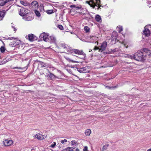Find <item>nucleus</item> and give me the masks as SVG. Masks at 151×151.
Returning a JSON list of instances; mask_svg holds the SVG:
<instances>
[{
	"label": "nucleus",
	"mask_w": 151,
	"mask_h": 151,
	"mask_svg": "<svg viewBox=\"0 0 151 151\" xmlns=\"http://www.w3.org/2000/svg\"><path fill=\"white\" fill-rule=\"evenodd\" d=\"M144 52L141 51H138L135 53L133 55H132L131 58L138 61H143L146 59V57L147 55H150V51L147 49H144L143 50Z\"/></svg>",
	"instance_id": "f257e3e1"
},
{
	"label": "nucleus",
	"mask_w": 151,
	"mask_h": 151,
	"mask_svg": "<svg viewBox=\"0 0 151 151\" xmlns=\"http://www.w3.org/2000/svg\"><path fill=\"white\" fill-rule=\"evenodd\" d=\"M86 3L88 4L93 8L97 9L98 10L102 5L100 4V0H90L89 1H86Z\"/></svg>",
	"instance_id": "f03ea898"
},
{
	"label": "nucleus",
	"mask_w": 151,
	"mask_h": 151,
	"mask_svg": "<svg viewBox=\"0 0 151 151\" xmlns=\"http://www.w3.org/2000/svg\"><path fill=\"white\" fill-rule=\"evenodd\" d=\"M70 7L72 8L70 11V13L72 15H74L75 14L74 12L76 11V12L81 13L80 10H81V8L78 7H76L74 5H71L70 6Z\"/></svg>",
	"instance_id": "7ed1b4c3"
},
{
	"label": "nucleus",
	"mask_w": 151,
	"mask_h": 151,
	"mask_svg": "<svg viewBox=\"0 0 151 151\" xmlns=\"http://www.w3.org/2000/svg\"><path fill=\"white\" fill-rule=\"evenodd\" d=\"M49 36L48 34L45 32H43L41 34L40 36V38H42L44 41L47 42L49 41Z\"/></svg>",
	"instance_id": "20e7f679"
},
{
	"label": "nucleus",
	"mask_w": 151,
	"mask_h": 151,
	"mask_svg": "<svg viewBox=\"0 0 151 151\" xmlns=\"http://www.w3.org/2000/svg\"><path fill=\"white\" fill-rule=\"evenodd\" d=\"M28 10L27 9L22 8L20 9V11L19 12V14L20 16L24 17L27 14H28Z\"/></svg>",
	"instance_id": "39448f33"
},
{
	"label": "nucleus",
	"mask_w": 151,
	"mask_h": 151,
	"mask_svg": "<svg viewBox=\"0 0 151 151\" xmlns=\"http://www.w3.org/2000/svg\"><path fill=\"white\" fill-rule=\"evenodd\" d=\"M13 141L12 140H9L6 139L3 142V143L5 146H9L12 145Z\"/></svg>",
	"instance_id": "423d86ee"
},
{
	"label": "nucleus",
	"mask_w": 151,
	"mask_h": 151,
	"mask_svg": "<svg viewBox=\"0 0 151 151\" xmlns=\"http://www.w3.org/2000/svg\"><path fill=\"white\" fill-rule=\"evenodd\" d=\"M88 39L90 40L91 42L93 43L95 42H97V44H98V38L96 36H90L88 37Z\"/></svg>",
	"instance_id": "0eeeda50"
},
{
	"label": "nucleus",
	"mask_w": 151,
	"mask_h": 151,
	"mask_svg": "<svg viewBox=\"0 0 151 151\" xmlns=\"http://www.w3.org/2000/svg\"><path fill=\"white\" fill-rule=\"evenodd\" d=\"M107 46V42H104L102 43L100 46L99 50L102 52L106 50V47Z\"/></svg>",
	"instance_id": "6e6552de"
},
{
	"label": "nucleus",
	"mask_w": 151,
	"mask_h": 151,
	"mask_svg": "<svg viewBox=\"0 0 151 151\" xmlns=\"http://www.w3.org/2000/svg\"><path fill=\"white\" fill-rule=\"evenodd\" d=\"M73 53H75L78 55H82L84 56L86 55L83 52L82 50H79L77 49H73Z\"/></svg>",
	"instance_id": "1a4fd4ad"
},
{
	"label": "nucleus",
	"mask_w": 151,
	"mask_h": 151,
	"mask_svg": "<svg viewBox=\"0 0 151 151\" xmlns=\"http://www.w3.org/2000/svg\"><path fill=\"white\" fill-rule=\"evenodd\" d=\"M28 39L30 41H33L36 40L37 39V37L32 34H29L28 35Z\"/></svg>",
	"instance_id": "9d476101"
},
{
	"label": "nucleus",
	"mask_w": 151,
	"mask_h": 151,
	"mask_svg": "<svg viewBox=\"0 0 151 151\" xmlns=\"http://www.w3.org/2000/svg\"><path fill=\"white\" fill-rule=\"evenodd\" d=\"M147 26H146L145 27V29L143 32V35H144L145 36H149L150 34V32L149 30L146 28Z\"/></svg>",
	"instance_id": "9b49d317"
},
{
	"label": "nucleus",
	"mask_w": 151,
	"mask_h": 151,
	"mask_svg": "<svg viewBox=\"0 0 151 151\" xmlns=\"http://www.w3.org/2000/svg\"><path fill=\"white\" fill-rule=\"evenodd\" d=\"M27 15L26 14L25 16L23 17V18L26 21H29L32 20L33 19V17L29 16L31 13Z\"/></svg>",
	"instance_id": "f8f14e48"
},
{
	"label": "nucleus",
	"mask_w": 151,
	"mask_h": 151,
	"mask_svg": "<svg viewBox=\"0 0 151 151\" xmlns=\"http://www.w3.org/2000/svg\"><path fill=\"white\" fill-rule=\"evenodd\" d=\"M49 41L47 42H50V43H55L56 42V39L55 37L53 36H51L49 37Z\"/></svg>",
	"instance_id": "ddd939ff"
},
{
	"label": "nucleus",
	"mask_w": 151,
	"mask_h": 151,
	"mask_svg": "<svg viewBox=\"0 0 151 151\" xmlns=\"http://www.w3.org/2000/svg\"><path fill=\"white\" fill-rule=\"evenodd\" d=\"M43 136L44 135H42V134L39 133L35 135L36 137L40 140H42L44 139Z\"/></svg>",
	"instance_id": "4468645a"
},
{
	"label": "nucleus",
	"mask_w": 151,
	"mask_h": 151,
	"mask_svg": "<svg viewBox=\"0 0 151 151\" xmlns=\"http://www.w3.org/2000/svg\"><path fill=\"white\" fill-rule=\"evenodd\" d=\"M77 70L80 73H85L87 72L86 67H83L81 68H77Z\"/></svg>",
	"instance_id": "2eb2a0df"
},
{
	"label": "nucleus",
	"mask_w": 151,
	"mask_h": 151,
	"mask_svg": "<svg viewBox=\"0 0 151 151\" xmlns=\"http://www.w3.org/2000/svg\"><path fill=\"white\" fill-rule=\"evenodd\" d=\"M31 6L34 8L37 7L38 6L37 2L36 1H33L31 3Z\"/></svg>",
	"instance_id": "dca6fc26"
},
{
	"label": "nucleus",
	"mask_w": 151,
	"mask_h": 151,
	"mask_svg": "<svg viewBox=\"0 0 151 151\" xmlns=\"http://www.w3.org/2000/svg\"><path fill=\"white\" fill-rule=\"evenodd\" d=\"M65 58L68 62H71L72 63H78V62L72 59V58H69L68 57H65Z\"/></svg>",
	"instance_id": "f3484780"
},
{
	"label": "nucleus",
	"mask_w": 151,
	"mask_h": 151,
	"mask_svg": "<svg viewBox=\"0 0 151 151\" xmlns=\"http://www.w3.org/2000/svg\"><path fill=\"white\" fill-rule=\"evenodd\" d=\"M5 14L4 11H0V21L4 17Z\"/></svg>",
	"instance_id": "a211bd4d"
},
{
	"label": "nucleus",
	"mask_w": 151,
	"mask_h": 151,
	"mask_svg": "<svg viewBox=\"0 0 151 151\" xmlns=\"http://www.w3.org/2000/svg\"><path fill=\"white\" fill-rule=\"evenodd\" d=\"M91 131L90 129H87L85 132V134L86 135L89 136L91 133Z\"/></svg>",
	"instance_id": "6ab92c4d"
},
{
	"label": "nucleus",
	"mask_w": 151,
	"mask_h": 151,
	"mask_svg": "<svg viewBox=\"0 0 151 151\" xmlns=\"http://www.w3.org/2000/svg\"><path fill=\"white\" fill-rule=\"evenodd\" d=\"M17 42H15L14 41L11 42L10 44V45L12 47H15L17 44H19V42H20V41L17 40Z\"/></svg>",
	"instance_id": "aec40b11"
},
{
	"label": "nucleus",
	"mask_w": 151,
	"mask_h": 151,
	"mask_svg": "<svg viewBox=\"0 0 151 151\" xmlns=\"http://www.w3.org/2000/svg\"><path fill=\"white\" fill-rule=\"evenodd\" d=\"M48 72L50 73L49 76L51 79H53L56 78V76L54 75L51 73L49 70H48Z\"/></svg>",
	"instance_id": "412c9836"
},
{
	"label": "nucleus",
	"mask_w": 151,
	"mask_h": 151,
	"mask_svg": "<svg viewBox=\"0 0 151 151\" xmlns=\"http://www.w3.org/2000/svg\"><path fill=\"white\" fill-rule=\"evenodd\" d=\"M66 49L68 52H70L71 53H73V49L69 46H67Z\"/></svg>",
	"instance_id": "4be33fe9"
},
{
	"label": "nucleus",
	"mask_w": 151,
	"mask_h": 151,
	"mask_svg": "<svg viewBox=\"0 0 151 151\" xmlns=\"http://www.w3.org/2000/svg\"><path fill=\"white\" fill-rule=\"evenodd\" d=\"M7 3V0H0V6H3Z\"/></svg>",
	"instance_id": "5701e85b"
},
{
	"label": "nucleus",
	"mask_w": 151,
	"mask_h": 151,
	"mask_svg": "<svg viewBox=\"0 0 151 151\" xmlns=\"http://www.w3.org/2000/svg\"><path fill=\"white\" fill-rule=\"evenodd\" d=\"M95 19L96 21L99 22H100L101 21V17L99 15H97Z\"/></svg>",
	"instance_id": "b1692460"
},
{
	"label": "nucleus",
	"mask_w": 151,
	"mask_h": 151,
	"mask_svg": "<svg viewBox=\"0 0 151 151\" xmlns=\"http://www.w3.org/2000/svg\"><path fill=\"white\" fill-rule=\"evenodd\" d=\"M20 3L21 4L25 6H27L29 4L28 3L23 1H21Z\"/></svg>",
	"instance_id": "393cba45"
},
{
	"label": "nucleus",
	"mask_w": 151,
	"mask_h": 151,
	"mask_svg": "<svg viewBox=\"0 0 151 151\" xmlns=\"http://www.w3.org/2000/svg\"><path fill=\"white\" fill-rule=\"evenodd\" d=\"M116 29L118 31V32L120 33L122 30V26H119L117 27Z\"/></svg>",
	"instance_id": "a878e982"
},
{
	"label": "nucleus",
	"mask_w": 151,
	"mask_h": 151,
	"mask_svg": "<svg viewBox=\"0 0 151 151\" xmlns=\"http://www.w3.org/2000/svg\"><path fill=\"white\" fill-rule=\"evenodd\" d=\"M84 30L87 32H88L90 30V28L86 26L84 27Z\"/></svg>",
	"instance_id": "bb28decb"
},
{
	"label": "nucleus",
	"mask_w": 151,
	"mask_h": 151,
	"mask_svg": "<svg viewBox=\"0 0 151 151\" xmlns=\"http://www.w3.org/2000/svg\"><path fill=\"white\" fill-rule=\"evenodd\" d=\"M5 50L6 49L3 46H2L0 48V50L1 52L2 53H3L4 52Z\"/></svg>",
	"instance_id": "cd10ccee"
},
{
	"label": "nucleus",
	"mask_w": 151,
	"mask_h": 151,
	"mask_svg": "<svg viewBox=\"0 0 151 151\" xmlns=\"http://www.w3.org/2000/svg\"><path fill=\"white\" fill-rule=\"evenodd\" d=\"M67 148L68 150V151H73V150L75 148V147H68Z\"/></svg>",
	"instance_id": "c85d7f7f"
},
{
	"label": "nucleus",
	"mask_w": 151,
	"mask_h": 151,
	"mask_svg": "<svg viewBox=\"0 0 151 151\" xmlns=\"http://www.w3.org/2000/svg\"><path fill=\"white\" fill-rule=\"evenodd\" d=\"M35 13L36 14V15L38 17H40V12L39 11H37V10H35Z\"/></svg>",
	"instance_id": "c756f323"
},
{
	"label": "nucleus",
	"mask_w": 151,
	"mask_h": 151,
	"mask_svg": "<svg viewBox=\"0 0 151 151\" xmlns=\"http://www.w3.org/2000/svg\"><path fill=\"white\" fill-rule=\"evenodd\" d=\"M53 11L52 10H48L46 11L47 13L49 14H50L53 13Z\"/></svg>",
	"instance_id": "7c9ffc66"
},
{
	"label": "nucleus",
	"mask_w": 151,
	"mask_h": 151,
	"mask_svg": "<svg viewBox=\"0 0 151 151\" xmlns=\"http://www.w3.org/2000/svg\"><path fill=\"white\" fill-rule=\"evenodd\" d=\"M11 27L14 31H16L17 30L14 24H12Z\"/></svg>",
	"instance_id": "2f4dec72"
},
{
	"label": "nucleus",
	"mask_w": 151,
	"mask_h": 151,
	"mask_svg": "<svg viewBox=\"0 0 151 151\" xmlns=\"http://www.w3.org/2000/svg\"><path fill=\"white\" fill-rule=\"evenodd\" d=\"M77 143V142L75 140H72L71 142V145H75Z\"/></svg>",
	"instance_id": "473e14b6"
},
{
	"label": "nucleus",
	"mask_w": 151,
	"mask_h": 151,
	"mask_svg": "<svg viewBox=\"0 0 151 151\" xmlns=\"http://www.w3.org/2000/svg\"><path fill=\"white\" fill-rule=\"evenodd\" d=\"M58 27L60 29L63 30V27L61 25H59L58 26Z\"/></svg>",
	"instance_id": "72a5a7b5"
},
{
	"label": "nucleus",
	"mask_w": 151,
	"mask_h": 151,
	"mask_svg": "<svg viewBox=\"0 0 151 151\" xmlns=\"http://www.w3.org/2000/svg\"><path fill=\"white\" fill-rule=\"evenodd\" d=\"M56 145V143L55 142H54L51 145L50 147L52 148H54Z\"/></svg>",
	"instance_id": "f704fd0d"
},
{
	"label": "nucleus",
	"mask_w": 151,
	"mask_h": 151,
	"mask_svg": "<svg viewBox=\"0 0 151 151\" xmlns=\"http://www.w3.org/2000/svg\"><path fill=\"white\" fill-rule=\"evenodd\" d=\"M67 45H65L64 44H61V46L64 48L66 49V47H67Z\"/></svg>",
	"instance_id": "c9c22d12"
},
{
	"label": "nucleus",
	"mask_w": 151,
	"mask_h": 151,
	"mask_svg": "<svg viewBox=\"0 0 151 151\" xmlns=\"http://www.w3.org/2000/svg\"><path fill=\"white\" fill-rule=\"evenodd\" d=\"M83 151H88V147L87 146H85L83 149Z\"/></svg>",
	"instance_id": "e433bc0d"
},
{
	"label": "nucleus",
	"mask_w": 151,
	"mask_h": 151,
	"mask_svg": "<svg viewBox=\"0 0 151 151\" xmlns=\"http://www.w3.org/2000/svg\"><path fill=\"white\" fill-rule=\"evenodd\" d=\"M99 49H100L99 47H97L96 46H95L93 49L94 50H97L98 49H99Z\"/></svg>",
	"instance_id": "4c0bfd02"
},
{
	"label": "nucleus",
	"mask_w": 151,
	"mask_h": 151,
	"mask_svg": "<svg viewBox=\"0 0 151 151\" xmlns=\"http://www.w3.org/2000/svg\"><path fill=\"white\" fill-rule=\"evenodd\" d=\"M109 145L108 144H107L106 145L104 146L103 147V149L105 150L106 149V148H105L106 147H106H107Z\"/></svg>",
	"instance_id": "58836bf2"
},
{
	"label": "nucleus",
	"mask_w": 151,
	"mask_h": 151,
	"mask_svg": "<svg viewBox=\"0 0 151 151\" xmlns=\"http://www.w3.org/2000/svg\"><path fill=\"white\" fill-rule=\"evenodd\" d=\"M61 151H68V150H67V148H66L62 150Z\"/></svg>",
	"instance_id": "ea45409f"
},
{
	"label": "nucleus",
	"mask_w": 151,
	"mask_h": 151,
	"mask_svg": "<svg viewBox=\"0 0 151 151\" xmlns=\"http://www.w3.org/2000/svg\"><path fill=\"white\" fill-rule=\"evenodd\" d=\"M62 144H63L65 142H64V140H62L61 142H60Z\"/></svg>",
	"instance_id": "a19ab883"
},
{
	"label": "nucleus",
	"mask_w": 151,
	"mask_h": 151,
	"mask_svg": "<svg viewBox=\"0 0 151 151\" xmlns=\"http://www.w3.org/2000/svg\"><path fill=\"white\" fill-rule=\"evenodd\" d=\"M75 151H80V150L78 148H76V150Z\"/></svg>",
	"instance_id": "79ce46f5"
},
{
	"label": "nucleus",
	"mask_w": 151,
	"mask_h": 151,
	"mask_svg": "<svg viewBox=\"0 0 151 151\" xmlns=\"http://www.w3.org/2000/svg\"><path fill=\"white\" fill-rule=\"evenodd\" d=\"M64 142H67V140L65 139H64Z\"/></svg>",
	"instance_id": "37998d69"
},
{
	"label": "nucleus",
	"mask_w": 151,
	"mask_h": 151,
	"mask_svg": "<svg viewBox=\"0 0 151 151\" xmlns=\"http://www.w3.org/2000/svg\"><path fill=\"white\" fill-rule=\"evenodd\" d=\"M14 0H7V2H9V1H13Z\"/></svg>",
	"instance_id": "c03bdc74"
},
{
	"label": "nucleus",
	"mask_w": 151,
	"mask_h": 151,
	"mask_svg": "<svg viewBox=\"0 0 151 151\" xmlns=\"http://www.w3.org/2000/svg\"><path fill=\"white\" fill-rule=\"evenodd\" d=\"M14 68H17V69H21V68H18V67H15Z\"/></svg>",
	"instance_id": "a18cd8bd"
},
{
	"label": "nucleus",
	"mask_w": 151,
	"mask_h": 151,
	"mask_svg": "<svg viewBox=\"0 0 151 151\" xmlns=\"http://www.w3.org/2000/svg\"><path fill=\"white\" fill-rule=\"evenodd\" d=\"M147 151H151V148L148 149Z\"/></svg>",
	"instance_id": "49530a36"
},
{
	"label": "nucleus",
	"mask_w": 151,
	"mask_h": 151,
	"mask_svg": "<svg viewBox=\"0 0 151 151\" xmlns=\"http://www.w3.org/2000/svg\"><path fill=\"white\" fill-rule=\"evenodd\" d=\"M74 57L75 58H78V57L76 56H74Z\"/></svg>",
	"instance_id": "de8ad7c7"
},
{
	"label": "nucleus",
	"mask_w": 151,
	"mask_h": 151,
	"mask_svg": "<svg viewBox=\"0 0 151 151\" xmlns=\"http://www.w3.org/2000/svg\"><path fill=\"white\" fill-rule=\"evenodd\" d=\"M77 37L78 38V36L77 35Z\"/></svg>",
	"instance_id": "09e8293b"
},
{
	"label": "nucleus",
	"mask_w": 151,
	"mask_h": 151,
	"mask_svg": "<svg viewBox=\"0 0 151 151\" xmlns=\"http://www.w3.org/2000/svg\"><path fill=\"white\" fill-rule=\"evenodd\" d=\"M59 148H60V146H59Z\"/></svg>",
	"instance_id": "8fccbe9b"
},
{
	"label": "nucleus",
	"mask_w": 151,
	"mask_h": 151,
	"mask_svg": "<svg viewBox=\"0 0 151 151\" xmlns=\"http://www.w3.org/2000/svg\"><path fill=\"white\" fill-rule=\"evenodd\" d=\"M76 1V0H74V1Z\"/></svg>",
	"instance_id": "3c124183"
}]
</instances>
